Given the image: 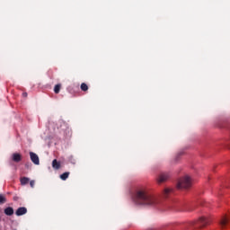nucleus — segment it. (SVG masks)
<instances>
[{
  "instance_id": "nucleus-1",
  "label": "nucleus",
  "mask_w": 230,
  "mask_h": 230,
  "mask_svg": "<svg viewBox=\"0 0 230 230\" xmlns=\"http://www.w3.org/2000/svg\"><path fill=\"white\" fill-rule=\"evenodd\" d=\"M134 202L138 206H156L159 203L157 198L150 194L146 188H140L136 190Z\"/></svg>"
},
{
  "instance_id": "nucleus-5",
  "label": "nucleus",
  "mask_w": 230,
  "mask_h": 230,
  "mask_svg": "<svg viewBox=\"0 0 230 230\" xmlns=\"http://www.w3.org/2000/svg\"><path fill=\"white\" fill-rule=\"evenodd\" d=\"M30 158L33 164H36L37 166L40 164V160L39 159V155L37 154L30 152Z\"/></svg>"
},
{
  "instance_id": "nucleus-19",
  "label": "nucleus",
  "mask_w": 230,
  "mask_h": 230,
  "mask_svg": "<svg viewBox=\"0 0 230 230\" xmlns=\"http://www.w3.org/2000/svg\"><path fill=\"white\" fill-rule=\"evenodd\" d=\"M13 200H17V198H13Z\"/></svg>"
},
{
  "instance_id": "nucleus-13",
  "label": "nucleus",
  "mask_w": 230,
  "mask_h": 230,
  "mask_svg": "<svg viewBox=\"0 0 230 230\" xmlns=\"http://www.w3.org/2000/svg\"><path fill=\"white\" fill-rule=\"evenodd\" d=\"M60 89H62V84H56L54 87L55 94H58V93H60Z\"/></svg>"
},
{
  "instance_id": "nucleus-17",
  "label": "nucleus",
  "mask_w": 230,
  "mask_h": 230,
  "mask_svg": "<svg viewBox=\"0 0 230 230\" xmlns=\"http://www.w3.org/2000/svg\"><path fill=\"white\" fill-rule=\"evenodd\" d=\"M30 186H31V188H35V181H30Z\"/></svg>"
},
{
  "instance_id": "nucleus-6",
  "label": "nucleus",
  "mask_w": 230,
  "mask_h": 230,
  "mask_svg": "<svg viewBox=\"0 0 230 230\" xmlns=\"http://www.w3.org/2000/svg\"><path fill=\"white\" fill-rule=\"evenodd\" d=\"M170 178V175H168L167 172H162L158 178H157V181L159 184L163 183V182H166V181H168V179Z\"/></svg>"
},
{
  "instance_id": "nucleus-18",
  "label": "nucleus",
  "mask_w": 230,
  "mask_h": 230,
  "mask_svg": "<svg viewBox=\"0 0 230 230\" xmlns=\"http://www.w3.org/2000/svg\"><path fill=\"white\" fill-rule=\"evenodd\" d=\"M22 96H23V98H28V93L24 92V93H22Z\"/></svg>"
},
{
  "instance_id": "nucleus-16",
  "label": "nucleus",
  "mask_w": 230,
  "mask_h": 230,
  "mask_svg": "<svg viewBox=\"0 0 230 230\" xmlns=\"http://www.w3.org/2000/svg\"><path fill=\"white\" fill-rule=\"evenodd\" d=\"M172 189H164V197H168V194L172 193Z\"/></svg>"
},
{
  "instance_id": "nucleus-12",
  "label": "nucleus",
  "mask_w": 230,
  "mask_h": 230,
  "mask_svg": "<svg viewBox=\"0 0 230 230\" xmlns=\"http://www.w3.org/2000/svg\"><path fill=\"white\" fill-rule=\"evenodd\" d=\"M69 172H66L64 173H62L59 177L61 179V181H67V179L69 178Z\"/></svg>"
},
{
  "instance_id": "nucleus-8",
  "label": "nucleus",
  "mask_w": 230,
  "mask_h": 230,
  "mask_svg": "<svg viewBox=\"0 0 230 230\" xmlns=\"http://www.w3.org/2000/svg\"><path fill=\"white\" fill-rule=\"evenodd\" d=\"M28 213V209L25 207H21L15 211L16 217H22V215H26Z\"/></svg>"
},
{
  "instance_id": "nucleus-14",
  "label": "nucleus",
  "mask_w": 230,
  "mask_h": 230,
  "mask_svg": "<svg viewBox=\"0 0 230 230\" xmlns=\"http://www.w3.org/2000/svg\"><path fill=\"white\" fill-rule=\"evenodd\" d=\"M81 91H84V93L89 91V86L87 85V84L83 83V84H81Z\"/></svg>"
},
{
  "instance_id": "nucleus-2",
  "label": "nucleus",
  "mask_w": 230,
  "mask_h": 230,
  "mask_svg": "<svg viewBox=\"0 0 230 230\" xmlns=\"http://www.w3.org/2000/svg\"><path fill=\"white\" fill-rule=\"evenodd\" d=\"M178 190H189L191 188V178L190 176H185L179 180L177 183Z\"/></svg>"
},
{
  "instance_id": "nucleus-20",
  "label": "nucleus",
  "mask_w": 230,
  "mask_h": 230,
  "mask_svg": "<svg viewBox=\"0 0 230 230\" xmlns=\"http://www.w3.org/2000/svg\"><path fill=\"white\" fill-rule=\"evenodd\" d=\"M13 200H17V198H13Z\"/></svg>"
},
{
  "instance_id": "nucleus-9",
  "label": "nucleus",
  "mask_w": 230,
  "mask_h": 230,
  "mask_svg": "<svg viewBox=\"0 0 230 230\" xmlns=\"http://www.w3.org/2000/svg\"><path fill=\"white\" fill-rule=\"evenodd\" d=\"M4 215H6L7 217H12V215H13V208L12 207H7L4 209Z\"/></svg>"
},
{
  "instance_id": "nucleus-15",
  "label": "nucleus",
  "mask_w": 230,
  "mask_h": 230,
  "mask_svg": "<svg viewBox=\"0 0 230 230\" xmlns=\"http://www.w3.org/2000/svg\"><path fill=\"white\" fill-rule=\"evenodd\" d=\"M2 204H6V196H4V194H0V206Z\"/></svg>"
},
{
  "instance_id": "nucleus-3",
  "label": "nucleus",
  "mask_w": 230,
  "mask_h": 230,
  "mask_svg": "<svg viewBox=\"0 0 230 230\" xmlns=\"http://www.w3.org/2000/svg\"><path fill=\"white\" fill-rule=\"evenodd\" d=\"M211 220H209V218L202 217L199 220L194 222L193 226L196 229H202L203 227H206V226H209Z\"/></svg>"
},
{
  "instance_id": "nucleus-10",
  "label": "nucleus",
  "mask_w": 230,
  "mask_h": 230,
  "mask_svg": "<svg viewBox=\"0 0 230 230\" xmlns=\"http://www.w3.org/2000/svg\"><path fill=\"white\" fill-rule=\"evenodd\" d=\"M52 168H54V170H60V162L57 161V159H54L52 161Z\"/></svg>"
},
{
  "instance_id": "nucleus-11",
  "label": "nucleus",
  "mask_w": 230,
  "mask_h": 230,
  "mask_svg": "<svg viewBox=\"0 0 230 230\" xmlns=\"http://www.w3.org/2000/svg\"><path fill=\"white\" fill-rule=\"evenodd\" d=\"M20 182H21L22 186H26V184H28L30 182V178H28V177H22L20 179Z\"/></svg>"
},
{
  "instance_id": "nucleus-7",
  "label": "nucleus",
  "mask_w": 230,
  "mask_h": 230,
  "mask_svg": "<svg viewBox=\"0 0 230 230\" xmlns=\"http://www.w3.org/2000/svg\"><path fill=\"white\" fill-rule=\"evenodd\" d=\"M12 161H13V163H21V161H22V155L19 153H13L12 155Z\"/></svg>"
},
{
  "instance_id": "nucleus-4",
  "label": "nucleus",
  "mask_w": 230,
  "mask_h": 230,
  "mask_svg": "<svg viewBox=\"0 0 230 230\" xmlns=\"http://www.w3.org/2000/svg\"><path fill=\"white\" fill-rule=\"evenodd\" d=\"M228 224H229V217L227 216H224L219 221V227H221V229H226Z\"/></svg>"
}]
</instances>
